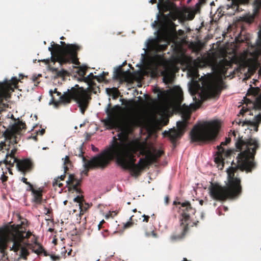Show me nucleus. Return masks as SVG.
Wrapping results in <instances>:
<instances>
[{
	"instance_id": "nucleus-1",
	"label": "nucleus",
	"mask_w": 261,
	"mask_h": 261,
	"mask_svg": "<svg viewBox=\"0 0 261 261\" xmlns=\"http://www.w3.org/2000/svg\"><path fill=\"white\" fill-rule=\"evenodd\" d=\"M237 149H229L226 151L221 146H217V156L215 158L216 163H223L224 157L230 158L240 151L237 156V165L227 169V182L222 186L218 182H211L208 188L211 197L217 201H225L227 199L238 198L242 194L241 180L238 174L240 169L241 171L250 172L256 167L254 162L256 150L259 148L258 141L254 138L246 140L243 137L239 138L236 142Z\"/></svg>"
},
{
	"instance_id": "nucleus-2",
	"label": "nucleus",
	"mask_w": 261,
	"mask_h": 261,
	"mask_svg": "<svg viewBox=\"0 0 261 261\" xmlns=\"http://www.w3.org/2000/svg\"><path fill=\"white\" fill-rule=\"evenodd\" d=\"M78 155L82 158L85 174L87 175L90 169H104L110 164L111 160L115 159L116 163L124 170H128L132 176L139 177L142 171L147 165L146 159L141 158L137 164L135 153L137 147L134 142L120 139L119 141L115 137H113L112 144L109 148L100 152L89 160L84 156V152L82 146L77 148Z\"/></svg>"
},
{
	"instance_id": "nucleus-3",
	"label": "nucleus",
	"mask_w": 261,
	"mask_h": 261,
	"mask_svg": "<svg viewBox=\"0 0 261 261\" xmlns=\"http://www.w3.org/2000/svg\"><path fill=\"white\" fill-rule=\"evenodd\" d=\"M25 128V123L22 121L18 120L14 123L10 128L2 132V136L5 138V141L4 144L1 146V150L5 149L7 150V154L3 163L10 167H13L15 163L18 170L23 175L31 172L34 168V163L31 160H20L15 156L17 151V135H20L21 131Z\"/></svg>"
},
{
	"instance_id": "nucleus-4",
	"label": "nucleus",
	"mask_w": 261,
	"mask_h": 261,
	"mask_svg": "<svg viewBox=\"0 0 261 261\" xmlns=\"http://www.w3.org/2000/svg\"><path fill=\"white\" fill-rule=\"evenodd\" d=\"M49 93L51 96L50 103H53L56 107L60 104L68 105L73 100L78 105L80 111L83 115L88 109L92 99L91 89L88 88L84 89L77 84L70 89H68L62 95L61 92L57 91V88L54 90H50Z\"/></svg>"
},
{
	"instance_id": "nucleus-5",
	"label": "nucleus",
	"mask_w": 261,
	"mask_h": 261,
	"mask_svg": "<svg viewBox=\"0 0 261 261\" xmlns=\"http://www.w3.org/2000/svg\"><path fill=\"white\" fill-rule=\"evenodd\" d=\"M54 44L52 47H48L52 57L51 61L54 63L58 62L61 65L66 63H73L79 65L80 62L77 58V52L81 49V46L77 44H68L66 47H62L58 44Z\"/></svg>"
},
{
	"instance_id": "nucleus-6",
	"label": "nucleus",
	"mask_w": 261,
	"mask_h": 261,
	"mask_svg": "<svg viewBox=\"0 0 261 261\" xmlns=\"http://www.w3.org/2000/svg\"><path fill=\"white\" fill-rule=\"evenodd\" d=\"M220 127L219 123L216 121L195 125L190 132L191 141L194 142L213 141L216 139Z\"/></svg>"
},
{
	"instance_id": "nucleus-7",
	"label": "nucleus",
	"mask_w": 261,
	"mask_h": 261,
	"mask_svg": "<svg viewBox=\"0 0 261 261\" xmlns=\"http://www.w3.org/2000/svg\"><path fill=\"white\" fill-rule=\"evenodd\" d=\"M173 205H180V206L179 207V209L181 216L180 218V229L181 231V234L177 236L172 235L171 236V239L173 241H175L180 239L184 237L189 229L188 221L190 220L191 216L195 214L196 210L192 207L190 202L188 201L184 202L174 201Z\"/></svg>"
},
{
	"instance_id": "nucleus-8",
	"label": "nucleus",
	"mask_w": 261,
	"mask_h": 261,
	"mask_svg": "<svg viewBox=\"0 0 261 261\" xmlns=\"http://www.w3.org/2000/svg\"><path fill=\"white\" fill-rule=\"evenodd\" d=\"M258 87H251L247 91L246 97H244V103L247 108L243 106L240 111V114L243 115L245 113L249 112V115H252L250 108L255 110H261V93Z\"/></svg>"
},
{
	"instance_id": "nucleus-9",
	"label": "nucleus",
	"mask_w": 261,
	"mask_h": 261,
	"mask_svg": "<svg viewBox=\"0 0 261 261\" xmlns=\"http://www.w3.org/2000/svg\"><path fill=\"white\" fill-rule=\"evenodd\" d=\"M18 82L16 77H13L10 80L5 79L3 82H0V112L8 108L9 105L3 101L11 97V94L17 87Z\"/></svg>"
},
{
	"instance_id": "nucleus-10",
	"label": "nucleus",
	"mask_w": 261,
	"mask_h": 261,
	"mask_svg": "<svg viewBox=\"0 0 261 261\" xmlns=\"http://www.w3.org/2000/svg\"><path fill=\"white\" fill-rule=\"evenodd\" d=\"M122 108L119 105L112 107L111 103L108 105L106 110L107 118L103 120L105 126L110 129L115 128L117 125V120L121 113Z\"/></svg>"
},
{
	"instance_id": "nucleus-11",
	"label": "nucleus",
	"mask_w": 261,
	"mask_h": 261,
	"mask_svg": "<svg viewBox=\"0 0 261 261\" xmlns=\"http://www.w3.org/2000/svg\"><path fill=\"white\" fill-rule=\"evenodd\" d=\"M26 229L23 228L21 225H17L15 229V232L13 234V244L11 248V250H13L15 252H17L19 250L21 247V243L23 241L25 238L28 239L32 236L30 231H25Z\"/></svg>"
},
{
	"instance_id": "nucleus-12",
	"label": "nucleus",
	"mask_w": 261,
	"mask_h": 261,
	"mask_svg": "<svg viewBox=\"0 0 261 261\" xmlns=\"http://www.w3.org/2000/svg\"><path fill=\"white\" fill-rule=\"evenodd\" d=\"M202 87L203 95L206 99L219 96L221 92L219 85L211 79L204 81Z\"/></svg>"
},
{
	"instance_id": "nucleus-13",
	"label": "nucleus",
	"mask_w": 261,
	"mask_h": 261,
	"mask_svg": "<svg viewBox=\"0 0 261 261\" xmlns=\"http://www.w3.org/2000/svg\"><path fill=\"white\" fill-rule=\"evenodd\" d=\"M188 125V123L185 121L177 122V129L171 128L169 130H165L163 132L164 137H167L173 145H175L176 140L181 137L184 135L185 129Z\"/></svg>"
},
{
	"instance_id": "nucleus-14",
	"label": "nucleus",
	"mask_w": 261,
	"mask_h": 261,
	"mask_svg": "<svg viewBox=\"0 0 261 261\" xmlns=\"http://www.w3.org/2000/svg\"><path fill=\"white\" fill-rule=\"evenodd\" d=\"M66 182L68 186V191H74L79 194H81L83 192L82 190L78 188L81 185V180L76 178L74 175L72 174H69Z\"/></svg>"
},
{
	"instance_id": "nucleus-15",
	"label": "nucleus",
	"mask_w": 261,
	"mask_h": 261,
	"mask_svg": "<svg viewBox=\"0 0 261 261\" xmlns=\"http://www.w3.org/2000/svg\"><path fill=\"white\" fill-rule=\"evenodd\" d=\"M141 153L143 154H146V159H147L151 162H155L164 154V152L162 150H156L154 149L153 152L149 150H143L141 151Z\"/></svg>"
},
{
	"instance_id": "nucleus-16",
	"label": "nucleus",
	"mask_w": 261,
	"mask_h": 261,
	"mask_svg": "<svg viewBox=\"0 0 261 261\" xmlns=\"http://www.w3.org/2000/svg\"><path fill=\"white\" fill-rule=\"evenodd\" d=\"M261 123V114L259 113L255 115L252 120H246L242 122V126L248 125L250 126L249 128L251 130H252V127H253V130L257 132L258 130V127Z\"/></svg>"
},
{
	"instance_id": "nucleus-17",
	"label": "nucleus",
	"mask_w": 261,
	"mask_h": 261,
	"mask_svg": "<svg viewBox=\"0 0 261 261\" xmlns=\"http://www.w3.org/2000/svg\"><path fill=\"white\" fill-rule=\"evenodd\" d=\"M231 65L230 61H228L227 59H224L220 61L218 64V68L220 72L223 74H225L229 67Z\"/></svg>"
},
{
	"instance_id": "nucleus-18",
	"label": "nucleus",
	"mask_w": 261,
	"mask_h": 261,
	"mask_svg": "<svg viewBox=\"0 0 261 261\" xmlns=\"http://www.w3.org/2000/svg\"><path fill=\"white\" fill-rule=\"evenodd\" d=\"M33 195V201L37 204H40L42 201V190L39 188L35 190L32 193Z\"/></svg>"
},
{
	"instance_id": "nucleus-19",
	"label": "nucleus",
	"mask_w": 261,
	"mask_h": 261,
	"mask_svg": "<svg viewBox=\"0 0 261 261\" xmlns=\"http://www.w3.org/2000/svg\"><path fill=\"white\" fill-rule=\"evenodd\" d=\"M94 80H96L99 83L101 82L100 78L98 76L94 75L92 73H90L87 76L85 77L84 81L87 83L89 86H93L96 85Z\"/></svg>"
},
{
	"instance_id": "nucleus-20",
	"label": "nucleus",
	"mask_w": 261,
	"mask_h": 261,
	"mask_svg": "<svg viewBox=\"0 0 261 261\" xmlns=\"http://www.w3.org/2000/svg\"><path fill=\"white\" fill-rule=\"evenodd\" d=\"M126 73L122 68V66H119L114 71V78L116 80H121L125 76Z\"/></svg>"
},
{
	"instance_id": "nucleus-21",
	"label": "nucleus",
	"mask_w": 261,
	"mask_h": 261,
	"mask_svg": "<svg viewBox=\"0 0 261 261\" xmlns=\"http://www.w3.org/2000/svg\"><path fill=\"white\" fill-rule=\"evenodd\" d=\"M19 250H20L19 254L20 257L24 260H27V257L30 254V252L28 249L25 247L22 246L21 244V247H20Z\"/></svg>"
},
{
	"instance_id": "nucleus-22",
	"label": "nucleus",
	"mask_w": 261,
	"mask_h": 261,
	"mask_svg": "<svg viewBox=\"0 0 261 261\" xmlns=\"http://www.w3.org/2000/svg\"><path fill=\"white\" fill-rule=\"evenodd\" d=\"M249 0H231V5H228V8L238 9L239 4H244L247 3Z\"/></svg>"
},
{
	"instance_id": "nucleus-23",
	"label": "nucleus",
	"mask_w": 261,
	"mask_h": 261,
	"mask_svg": "<svg viewBox=\"0 0 261 261\" xmlns=\"http://www.w3.org/2000/svg\"><path fill=\"white\" fill-rule=\"evenodd\" d=\"M33 251L35 253L37 254L38 255H40L42 253L45 256L49 255V254L47 252V251L44 250L42 246L40 245V244H38L37 248L36 249H33Z\"/></svg>"
},
{
	"instance_id": "nucleus-24",
	"label": "nucleus",
	"mask_w": 261,
	"mask_h": 261,
	"mask_svg": "<svg viewBox=\"0 0 261 261\" xmlns=\"http://www.w3.org/2000/svg\"><path fill=\"white\" fill-rule=\"evenodd\" d=\"M84 200V196L82 195H78L73 199L74 202L79 203L80 208L81 209L80 215H83L84 213L83 209L82 208V203Z\"/></svg>"
},
{
	"instance_id": "nucleus-25",
	"label": "nucleus",
	"mask_w": 261,
	"mask_h": 261,
	"mask_svg": "<svg viewBox=\"0 0 261 261\" xmlns=\"http://www.w3.org/2000/svg\"><path fill=\"white\" fill-rule=\"evenodd\" d=\"M72 163L69 160V158L68 156H66L64 161V173H67L69 170V168L71 166Z\"/></svg>"
},
{
	"instance_id": "nucleus-26",
	"label": "nucleus",
	"mask_w": 261,
	"mask_h": 261,
	"mask_svg": "<svg viewBox=\"0 0 261 261\" xmlns=\"http://www.w3.org/2000/svg\"><path fill=\"white\" fill-rule=\"evenodd\" d=\"M51 69H52L53 71L56 72L57 76H59V77H64L68 73L67 71L64 69L58 70V69L57 68H52Z\"/></svg>"
},
{
	"instance_id": "nucleus-27",
	"label": "nucleus",
	"mask_w": 261,
	"mask_h": 261,
	"mask_svg": "<svg viewBox=\"0 0 261 261\" xmlns=\"http://www.w3.org/2000/svg\"><path fill=\"white\" fill-rule=\"evenodd\" d=\"M109 90L110 91V93L112 95L113 99H116L118 98L120 94V92L117 88L114 87L109 89Z\"/></svg>"
},
{
	"instance_id": "nucleus-28",
	"label": "nucleus",
	"mask_w": 261,
	"mask_h": 261,
	"mask_svg": "<svg viewBox=\"0 0 261 261\" xmlns=\"http://www.w3.org/2000/svg\"><path fill=\"white\" fill-rule=\"evenodd\" d=\"M87 72V68L85 67H81L78 70L77 73L79 76L83 77V80H84L85 75H86Z\"/></svg>"
},
{
	"instance_id": "nucleus-29",
	"label": "nucleus",
	"mask_w": 261,
	"mask_h": 261,
	"mask_svg": "<svg viewBox=\"0 0 261 261\" xmlns=\"http://www.w3.org/2000/svg\"><path fill=\"white\" fill-rule=\"evenodd\" d=\"M7 245L6 242L4 241L0 242V250L1 253L3 254V256H4L5 254V251L7 249Z\"/></svg>"
},
{
	"instance_id": "nucleus-30",
	"label": "nucleus",
	"mask_w": 261,
	"mask_h": 261,
	"mask_svg": "<svg viewBox=\"0 0 261 261\" xmlns=\"http://www.w3.org/2000/svg\"><path fill=\"white\" fill-rule=\"evenodd\" d=\"M248 40V37L245 36L240 35L239 36L236 37V41L237 43H243Z\"/></svg>"
},
{
	"instance_id": "nucleus-31",
	"label": "nucleus",
	"mask_w": 261,
	"mask_h": 261,
	"mask_svg": "<svg viewBox=\"0 0 261 261\" xmlns=\"http://www.w3.org/2000/svg\"><path fill=\"white\" fill-rule=\"evenodd\" d=\"M198 87H199V85L197 83H193L190 87V90L192 94L196 93V90Z\"/></svg>"
},
{
	"instance_id": "nucleus-32",
	"label": "nucleus",
	"mask_w": 261,
	"mask_h": 261,
	"mask_svg": "<svg viewBox=\"0 0 261 261\" xmlns=\"http://www.w3.org/2000/svg\"><path fill=\"white\" fill-rule=\"evenodd\" d=\"M181 117L183 119L182 121H185L187 123H188V121L190 118V114L188 112L183 113Z\"/></svg>"
},
{
	"instance_id": "nucleus-33",
	"label": "nucleus",
	"mask_w": 261,
	"mask_h": 261,
	"mask_svg": "<svg viewBox=\"0 0 261 261\" xmlns=\"http://www.w3.org/2000/svg\"><path fill=\"white\" fill-rule=\"evenodd\" d=\"M134 221H135V219H134V216H132L130 218V221L129 222H127L124 225V227L125 228H128V227H130L133 223H134Z\"/></svg>"
},
{
	"instance_id": "nucleus-34",
	"label": "nucleus",
	"mask_w": 261,
	"mask_h": 261,
	"mask_svg": "<svg viewBox=\"0 0 261 261\" xmlns=\"http://www.w3.org/2000/svg\"><path fill=\"white\" fill-rule=\"evenodd\" d=\"M40 77H41V74H39L37 76L36 75H33L32 76V80L35 83V85L37 86L39 83L38 79Z\"/></svg>"
},
{
	"instance_id": "nucleus-35",
	"label": "nucleus",
	"mask_w": 261,
	"mask_h": 261,
	"mask_svg": "<svg viewBox=\"0 0 261 261\" xmlns=\"http://www.w3.org/2000/svg\"><path fill=\"white\" fill-rule=\"evenodd\" d=\"M229 136V135H228ZM231 141V138L228 136V137H226L225 138V141L224 142H222L219 146L222 147L223 145H226L229 143Z\"/></svg>"
},
{
	"instance_id": "nucleus-36",
	"label": "nucleus",
	"mask_w": 261,
	"mask_h": 261,
	"mask_svg": "<svg viewBox=\"0 0 261 261\" xmlns=\"http://www.w3.org/2000/svg\"><path fill=\"white\" fill-rule=\"evenodd\" d=\"M168 47V44H159L158 46V49L161 51L165 50Z\"/></svg>"
},
{
	"instance_id": "nucleus-37",
	"label": "nucleus",
	"mask_w": 261,
	"mask_h": 261,
	"mask_svg": "<svg viewBox=\"0 0 261 261\" xmlns=\"http://www.w3.org/2000/svg\"><path fill=\"white\" fill-rule=\"evenodd\" d=\"M28 187L27 188V191H31L32 193L33 191H34L35 189L33 188V186L29 182L28 184H27Z\"/></svg>"
},
{
	"instance_id": "nucleus-38",
	"label": "nucleus",
	"mask_w": 261,
	"mask_h": 261,
	"mask_svg": "<svg viewBox=\"0 0 261 261\" xmlns=\"http://www.w3.org/2000/svg\"><path fill=\"white\" fill-rule=\"evenodd\" d=\"M108 74L109 73L108 72L103 71L102 73L99 76H98L100 78V80H101V82L104 81L105 77L108 75Z\"/></svg>"
},
{
	"instance_id": "nucleus-39",
	"label": "nucleus",
	"mask_w": 261,
	"mask_h": 261,
	"mask_svg": "<svg viewBox=\"0 0 261 261\" xmlns=\"http://www.w3.org/2000/svg\"><path fill=\"white\" fill-rule=\"evenodd\" d=\"M145 234L147 237H149L150 235H152L154 238L156 237V233L153 230L151 231L150 233L146 232Z\"/></svg>"
},
{
	"instance_id": "nucleus-40",
	"label": "nucleus",
	"mask_w": 261,
	"mask_h": 261,
	"mask_svg": "<svg viewBox=\"0 0 261 261\" xmlns=\"http://www.w3.org/2000/svg\"><path fill=\"white\" fill-rule=\"evenodd\" d=\"M8 178V176L5 175L4 174V173L3 172V174H2V175L1 177V179L2 181V182L4 183V182H6V181H7Z\"/></svg>"
},
{
	"instance_id": "nucleus-41",
	"label": "nucleus",
	"mask_w": 261,
	"mask_h": 261,
	"mask_svg": "<svg viewBox=\"0 0 261 261\" xmlns=\"http://www.w3.org/2000/svg\"><path fill=\"white\" fill-rule=\"evenodd\" d=\"M50 258H51V260L53 261L59 260L60 258V256H56V255H51Z\"/></svg>"
},
{
	"instance_id": "nucleus-42",
	"label": "nucleus",
	"mask_w": 261,
	"mask_h": 261,
	"mask_svg": "<svg viewBox=\"0 0 261 261\" xmlns=\"http://www.w3.org/2000/svg\"><path fill=\"white\" fill-rule=\"evenodd\" d=\"M142 217H143V222H148V220L149 219V216H148L147 215H143L142 216Z\"/></svg>"
},
{
	"instance_id": "nucleus-43",
	"label": "nucleus",
	"mask_w": 261,
	"mask_h": 261,
	"mask_svg": "<svg viewBox=\"0 0 261 261\" xmlns=\"http://www.w3.org/2000/svg\"><path fill=\"white\" fill-rule=\"evenodd\" d=\"M117 213L115 212H110V214L107 215V217H114L115 215H116Z\"/></svg>"
},
{
	"instance_id": "nucleus-44",
	"label": "nucleus",
	"mask_w": 261,
	"mask_h": 261,
	"mask_svg": "<svg viewBox=\"0 0 261 261\" xmlns=\"http://www.w3.org/2000/svg\"><path fill=\"white\" fill-rule=\"evenodd\" d=\"M59 181L58 179H57L56 181L54 183V184H53L54 186H55V184H56V185H58V186L59 187H62L63 186V184L60 183V182L58 183Z\"/></svg>"
},
{
	"instance_id": "nucleus-45",
	"label": "nucleus",
	"mask_w": 261,
	"mask_h": 261,
	"mask_svg": "<svg viewBox=\"0 0 261 261\" xmlns=\"http://www.w3.org/2000/svg\"><path fill=\"white\" fill-rule=\"evenodd\" d=\"M105 223V221H104V220H102L100 223L99 224H98V229H100V228L102 227V224Z\"/></svg>"
},
{
	"instance_id": "nucleus-46",
	"label": "nucleus",
	"mask_w": 261,
	"mask_h": 261,
	"mask_svg": "<svg viewBox=\"0 0 261 261\" xmlns=\"http://www.w3.org/2000/svg\"><path fill=\"white\" fill-rule=\"evenodd\" d=\"M102 235L103 237L106 238L108 236V230H105L103 232H102Z\"/></svg>"
},
{
	"instance_id": "nucleus-47",
	"label": "nucleus",
	"mask_w": 261,
	"mask_h": 261,
	"mask_svg": "<svg viewBox=\"0 0 261 261\" xmlns=\"http://www.w3.org/2000/svg\"><path fill=\"white\" fill-rule=\"evenodd\" d=\"M206 0H199L198 5H202L205 3Z\"/></svg>"
},
{
	"instance_id": "nucleus-48",
	"label": "nucleus",
	"mask_w": 261,
	"mask_h": 261,
	"mask_svg": "<svg viewBox=\"0 0 261 261\" xmlns=\"http://www.w3.org/2000/svg\"><path fill=\"white\" fill-rule=\"evenodd\" d=\"M21 180L24 182V184H25L26 185L28 184L29 182H28L27 181V178H25V177H22L21 179Z\"/></svg>"
},
{
	"instance_id": "nucleus-49",
	"label": "nucleus",
	"mask_w": 261,
	"mask_h": 261,
	"mask_svg": "<svg viewBox=\"0 0 261 261\" xmlns=\"http://www.w3.org/2000/svg\"><path fill=\"white\" fill-rule=\"evenodd\" d=\"M45 129L42 128L40 130H39L38 133L40 135H43L45 133Z\"/></svg>"
},
{
	"instance_id": "nucleus-50",
	"label": "nucleus",
	"mask_w": 261,
	"mask_h": 261,
	"mask_svg": "<svg viewBox=\"0 0 261 261\" xmlns=\"http://www.w3.org/2000/svg\"><path fill=\"white\" fill-rule=\"evenodd\" d=\"M65 178V175L64 174V175H61L60 177H59L57 179L58 180L59 179H60V180H64Z\"/></svg>"
},
{
	"instance_id": "nucleus-51",
	"label": "nucleus",
	"mask_w": 261,
	"mask_h": 261,
	"mask_svg": "<svg viewBox=\"0 0 261 261\" xmlns=\"http://www.w3.org/2000/svg\"><path fill=\"white\" fill-rule=\"evenodd\" d=\"M163 37L164 38H168V34H167V32L166 31L164 32L163 33Z\"/></svg>"
},
{
	"instance_id": "nucleus-52",
	"label": "nucleus",
	"mask_w": 261,
	"mask_h": 261,
	"mask_svg": "<svg viewBox=\"0 0 261 261\" xmlns=\"http://www.w3.org/2000/svg\"><path fill=\"white\" fill-rule=\"evenodd\" d=\"M60 43L61 45H60L62 47H66L67 45L69 44H66L64 42L61 41Z\"/></svg>"
},
{
	"instance_id": "nucleus-53",
	"label": "nucleus",
	"mask_w": 261,
	"mask_h": 261,
	"mask_svg": "<svg viewBox=\"0 0 261 261\" xmlns=\"http://www.w3.org/2000/svg\"><path fill=\"white\" fill-rule=\"evenodd\" d=\"M92 149L93 151L96 152L98 151V149L95 147L94 145H92Z\"/></svg>"
},
{
	"instance_id": "nucleus-54",
	"label": "nucleus",
	"mask_w": 261,
	"mask_h": 261,
	"mask_svg": "<svg viewBox=\"0 0 261 261\" xmlns=\"http://www.w3.org/2000/svg\"><path fill=\"white\" fill-rule=\"evenodd\" d=\"M205 217V214L203 212H201L200 214V218L201 220H204Z\"/></svg>"
},
{
	"instance_id": "nucleus-55",
	"label": "nucleus",
	"mask_w": 261,
	"mask_h": 261,
	"mask_svg": "<svg viewBox=\"0 0 261 261\" xmlns=\"http://www.w3.org/2000/svg\"><path fill=\"white\" fill-rule=\"evenodd\" d=\"M201 5H198V3L195 5L196 10L199 11L200 9Z\"/></svg>"
},
{
	"instance_id": "nucleus-56",
	"label": "nucleus",
	"mask_w": 261,
	"mask_h": 261,
	"mask_svg": "<svg viewBox=\"0 0 261 261\" xmlns=\"http://www.w3.org/2000/svg\"><path fill=\"white\" fill-rule=\"evenodd\" d=\"M169 201V197L168 196H166L165 197V202H166V204L168 203Z\"/></svg>"
},
{
	"instance_id": "nucleus-57",
	"label": "nucleus",
	"mask_w": 261,
	"mask_h": 261,
	"mask_svg": "<svg viewBox=\"0 0 261 261\" xmlns=\"http://www.w3.org/2000/svg\"><path fill=\"white\" fill-rule=\"evenodd\" d=\"M156 2H157V0H150V2L152 4H154L156 3Z\"/></svg>"
},
{
	"instance_id": "nucleus-58",
	"label": "nucleus",
	"mask_w": 261,
	"mask_h": 261,
	"mask_svg": "<svg viewBox=\"0 0 261 261\" xmlns=\"http://www.w3.org/2000/svg\"><path fill=\"white\" fill-rule=\"evenodd\" d=\"M159 3H158V7L159 8V9H160V3L163 1V0H159Z\"/></svg>"
},
{
	"instance_id": "nucleus-59",
	"label": "nucleus",
	"mask_w": 261,
	"mask_h": 261,
	"mask_svg": "<svg viewBox=\"0 0 261 261\" xmlns=\"http://www.w3.org/2000/svg\"><path fill=\"white\" fill-rule=\"evenodd\" d=\"M8 169L9 172L10 173V174H12V172L11 171V169L10 168H8Z\"/></svg>"
},
{
	"instance_id": "nucleus-60",
	"label": "nucleus",
	"mask_w": 261,
	"mask_h": 261,
	"mask_svg": "<svg viewBox=\"0 0 261 261\" xmlns=\"http://www.w3.org/2000/svg\"><path fill=\"white\" fill-rule=\"evenodd\" d=\"M35 140L37 141V135L34 136L32 137Z\"/></svg>"
},
{
	"instance_id": "nucleus-61",
	"label": "nucleus",
	"mask_w": 261,
	"mask_h": 261,
	"mask_svg": "<svg viewBox=\"0 0 261 261\" xmlns=\"http://www.w3.org/2000/svg\"><path fill=\"white\" fill-rule=\"evenodd\" d=\"M232 134L233 135V136H234V137H236V133L234 131H233L232 133Z\"/></svg>"
},
{
	"instance_id": "nucleus-62",
	"label": "nucleus",
	"mask_w": 261,
	"mask_h": 261,
	"mask_svg": "<svg viewBox=\"0 0 261 261\" xmlns=\"http://www.w3.org/2000/svg\"><path fill=\"white\" fill-rule=\"evenodd\" d=\"M182 261H190L188 260L186 258H184Z\"/></svg>"
},
{
	"instance_id": "nucleus-63",
	"label": "nucleus",
	"mask_w": 261,
	"mask_h": 261,
	"mask_svg": "<svg viewBox=\"0 0 261 261\" xmlns=\"http://www.w3.org/2000/svg\"><path fill=\"white\" fill-rule=\"evenodd\" d=\"M203 200H200V205H202V204H203Z\"/></svg>"
},
{
	"instance_id": "nucleus-64",
	"label": "nucleus",
	"mask_w": 261,
	"mask_h": 261,
	"mask_svg": "<svg viewBox=\"0 0 261 261\" xmlns=\"http://www.w3.org/2000/svg\"><path fill=\"white\" fill-rule=\"evenodd\" d=\"M198 223V221H196V222H195V223H194L195 225H196H196H197V223Z\"/></svg>"
}]
</instances>
